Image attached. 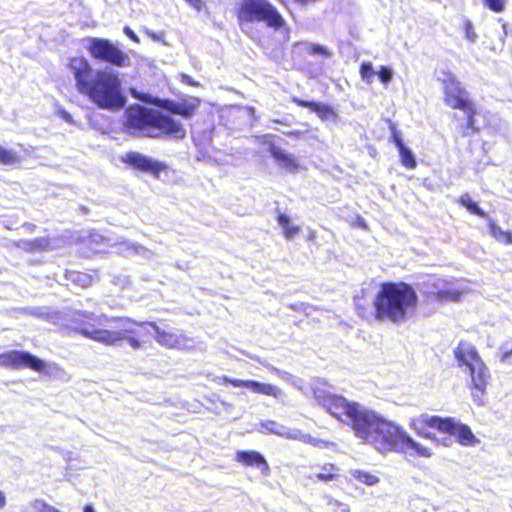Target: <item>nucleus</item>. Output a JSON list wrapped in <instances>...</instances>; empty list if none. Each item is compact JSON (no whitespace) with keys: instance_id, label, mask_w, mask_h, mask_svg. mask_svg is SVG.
Here are the masks:
<instances>
[{"instance_id":"1","label":"nucleus","mask_w":512,"mask_h":512,"mask_svg":"<svg viewBox=\"0 0 512 512\" xmlns=\"http://www.w3.org/2000/svg\"><path fill=\"white\" fill-rule=\"evenodd\" d=\"M315 400L333 417L353 429L356 436L372 444L380 452H403L422 457L432 455L429 448L416 442L401 427L364 406L346 398L314 390Z\"/></svg>"},{"instance_id":"17","label":"nucleus","mask_w":512,"mask_h":512,"mask_svg":"<svg viewBox=\"0 0 512 512\" xmlns=\"http://www.w3.org/2000/svg\"><path fill=\"white\" fill-rule=\"evenodd\" d=\"M293 102L301 107L310 108L313 112H315L317 114V116L321 120H324V121L329 120V119L336 120V118H337V113L333 110L332 107H330L328 105L313 102V101H305V100H301L298 98H293Z\"/></svg>"},{"instance_id":"44","label":"nucleus","mask_w":512,"mask_h":512,"mask_svg":"<svg viewBox=\"0 0 512 512\" xmlns=\"http://www.w3.org/2000/svg\"><path fill=\"white\" fill-rule=\"evenodd\" d=\"M284 375L286 376V375H288V373L287 372L281 373L282 378H284Z\"/></svg>"},{"instance_id":"40","label":"nucleus","mask_w":512,"mask_h":512,"mask_svg":"<svg viewBox=\"0 0 512 512\" xmlns=\"http://www.w3.org/2000/svg\"><path fill=\"white\" fill-rule=\"evenodd\" d=\"M64 119L68 122L72 120L71 116L68 113H64Z\"/></svg>"},{"instance_id":"27","label":"nucleus","mask_w":512,"mask_h":512,"mask_svg":"<svg viewBox=\"0 0 512 512\" xmlns=\"http://www.w3.org/2000/svg\"><path fill=\"white\" fill-rule=\"evenodd\" d=\"M398 151L402 164L408 169H414L416 167V160L412 151L406 146L399 149Z\"/></svg>"},{"instance_id":"37","label":"nucleus","mask_w":512,"mask_h":512,"mask_svg":"<svg viewBox=\"0 0 512 512\" xmlns=\"http://www.w3.org/2000/svg\"><path fill=\"white\" fill-rule=\"evenodd\" d=\"M6 505V497L2 491H0V509H3Z\"/></svg>"},{"instance_id":"38","label":"nucleus","mask_w":512,"mask_h":512,"mask_svg":"<svg viewBox=\"0 0 512 512\" xmlns=\"http://www.w3.org/2000/svg\"><path fill=\"white\" fill-rule=\"evenodd\" d=\"M147 34L155 41H159L160 40V37L154 33V32H150V31H147Z\"/></svg>"},{"instance_id":"39","label":"nucleus","mask_w":512,"mask_h":512,"mask_svg":"<svg viewBox=\"0 0 512 512\" xmlns=\"http://www.w3.org/2000/svg\"><path fill=\"white\" fill-rule=\"evenodd\" d=\"M444 446H449L451 444V438L445 437L442 441Z\"/></svg>"},{"instance_id":"2","label":"nucleus","mask_w":512,"mask_h":512,"mask_svg":"<svg viewBox=\"0 0 512 512\" xmlns=\"http://www.w3.org/2000/svg\"><path fill=\"white\" fill-rule=\"evenodd\" d=\"M83 317L89 322H83L77 331L93 341L107 346L118 345L120 341H127L133 349H140V338L151 335L148 327L155 332V340L167 348H180L185 345V338L181 335L167 332L154 322H136L130 318H113L105 314L96 316L93 313H84Z\"/></svg>"},{"instance_id":"11","label":"nucleus","mask_w":512,"mask_h":512,"mask_svg":"<svg viewBox=\"0 0 512 512\" xmlns=\"http://www.w3.org/2000/svg\"><path fill=\"white\" fill-rule=\"evenodd\" d=\"M259 431L262 433H271L275 434L281 437H284L289 440H296L303 443L310 444L312 446H320V444L323 443V441L306 434L302 432L299 429H288L284 427L283 425L272 421V420H266L261 422Z\"/></svg>"},{"instance_id":"34","label":"nucleus","mask_w":512,"mask_h":512,"mask_svg":"<svg viewBox=\"0 0 512 512\" xmlns=\"http://www.w3.org/2000/svg\"><path fill=\"white\" fill-rule=\"evenodd\" d=\"M392 137H393V141H394L396 147L398 148V150L405 147L400 135L396 131H393Z\"/></svg>"},{"instance_id":"24","label":"nucleus","mask_w":512,"mask_h":512,"mask_svg":"<svg viewBox=\"0 0 512 512\" xmlns=\"http://www.w3.org/2000/svg\"><path fill=\"white\" fill-rule=\"evenodd\" d=\"M459 202L461 205H463L465 208H467L471 213L485 218L487 215L485 211H483L476 202L472 201L470 196L468 194L462 195L459 199Z\"/></svg>"},{"instance_id":"30","label":"nucleus","mask_w":512,"mask_h":512,"mask_svg":"<svg viewBox=\"0 0 512 512\" xmlns=\"http://www.w3.org/2000/svg\"><path fill=\"white\" fill-rule=\"evenodd\" d=\"M71 279L78 285L82 287H87L92 284V278L90 275L82 272H73L71 273Z\"/></svg>"},{"instance_id":"15","label":"nucleus","mask_w":512,"mask_h":512,"mask_svg":"<svg viewBox=\"0 0 512 512\" xmlns=\"http://www.w3.org/2000/svg\"><path fill=\"white\" fill-rule=\"evenodd\" d=\"M122 160L137 170L149 172L153 175H158L165 168L163 163L139 152H128L122 157Z\"/></svg>"},{"instance_id":"22","label":"nucleus","mask_w":512,"mask_h":512,"mask_svg":"<svg viewBox=\"0 0 512 512\" xmlns=\"http://www.w3.org/2000/svg\"><path fill=\"white\" fill-rule=\"evenodd\" d=\"M350 475L354 479L368 486L376 485L380 481L377 475L363 470H351Z\"/></svg>"},{"instance_id":"26","label":"nucleus","mask_w":512,"mask_h":512,"mask_svg":"<svg viewBox=\"0 0 512 512\" xmlns=\"http://www.w3.org/2000/svg\"><path fill=\"white\" fill-rule=\"evenodd\" d=\"M19 162V156L16 152L8 150L0 145V163L13 165Z\"/></svg>"},{"instance_id":"9","label":"nucleus","mask_w":512,"mask_h":512,"mask_svg":"<svg viewBox=\"0 0 512 512\" xmlns=\"http://www.w3.org/2000/svg\"><path fill=\"white\" fill-rule=\"evenodd\" d=\"M238 18L241 22L263 21L268 26L280 28L284 21L267 0H242Z\"/></svg>"},{"instance_id":"46","label":"nucleus","mask_w":512,"mask_h":512,"mask_svg":"<svg viewBox=\"0 0 512 512\" xmlns=\"http://www.w3.org/2000/svg\"><path fill=\"white\" fill-rule=\"evenodd\" d=\"M509 350H510V351H512V348H511V349H509Z\"/></svg>"},{"instance_id":"36","label":"nucleus","mask_w":512,"mask_h":512,"mask_svg":"<svg viewBox=\"0 0 512 512\" xmlns=\"http://www.w3.org/2000/svg\"><path fill=\"white\" fill-rule=\"evenodd\" d=\"M511 356H512V351H510L509 349H505L500 360L505 363L508 361L509 357H511Z\"/></svg>"},{"instance_id":"41","label":"nucleus","mask_w":512,"mask_h":512,"mask_svg":"<svg viewBox=\"0 0 512 512\" xmlns=\"http://www.w3.org/2000/svg\"><path fill=\"white\" fill-rule=\"evenodd\" d=\"M131 249L135 250L136 253L139 252V249L143 250V248H138V247H135V246H132Z\"/></svg>"},{"instance_id":"23","label":"nucleus","mask_w":512,"mask_h":512,"mask_svg":"<svg viewBox=\"0 0 512 512\" xmlns=\"http://www.w3.org/2000/svg\"><path fill=\"white\" fill-rule=\"evenodd\" d=\"M490 234L499 242L512 244V233L502 230L492 220L489 222Z\"/></svg>"},{"instance_id":"20","label":"nucleus","mask_w":512,"mask_h":512,"mask_svg":"<svg viewBox=\"0 0 512 512\" xmlns=\"http://www.w3.org/2000/svg\"><path fill=\"white\" fill-rule=\"evenodd\" d=\"M278 224L282 227L284 236L288 240H292L300 232V227L291 225L289 217L285 214L278 216Z\"/></svg>"},{"instance_id":"45","label":"nucleus","mask_w":512,"mask_h":512,"mask_svg":"<svg viewBox=\"0 0 512 512\" xmlns=\"http://www.w3.org/2000/svg\"><path fill=\"white\" fill-rule=\"evenodd\" d=\"M273 371H276L277 373H280V371L277 368H272Z\"/></svg>"},{"instance_id":"31","label":"nucleus","mask_w":512,"mask_h":512,"mask_svg":"<svg viewBox=\"0 0 512 512\" xmlns=\"http://www.w3.org/2000/svg\"><path fill=\"white\" fill-rule=\"evenodd\" d=\"M377 74L383 84H388L392 80L393 72L389 67L381 66Z\"/></svg>"},{"instance_id":"13","label":"nucleus","mask_w":512,"mask_h":512,"mask_svg":"<svg viewBox=\"0 0 512 512\" xmlns=\"http://www.w3.org/2000/svg\"><path fill=\"white\" fill-rule=\"evenodd\" d=\"M464 293V289L441 280L429 281L426 287V294L439 303L458 302Z\"/></svg>"},{"instance_id":"4","label":"nucleus","mask_w":512,"mask_h":512,"mask_svg":"<svg viewBox=\"0 0 512 512\" xmlns=\"http://www.w3.org/2000/svg\"><path fill=\"white\" fill-rule=\"evenodd\" d=\"M417 301V294L410 285L384 283L373 300L375 319L403 323L414 316Z\"/></svg>"},{"instance_id":"43","label":"nucleus","mask_w":512,"mask_h":512,"mask_svg":"<svg viewBox=\"0 0 512 512\" xmlns=\"http://www.w3.org/2000/svg\"><path fill=\"white\" fill-rule=\"evenodd\" d=\"M442 512H458V511H456V510H454V509H447V510H444V511H442Z\"/></svg>"},{"instance_id":"25","label":"nucleus","mask_w":512,"mask_h":512,"mask_svg":"<svg viewBox=\"0 0 512 512\" xmlns=\"http://www.w3.org/2000/svg\"><path fill=\"white\" fill-rule=\"evenodd\" d=\"M168 110L174 114L184 116L186 118L192 116L194 107L191 105L170 103Z\"/></svg>"},{"instance_id":"14","label":"nucleus","mask_w":512,"mask_h":512,"mask_svg":"<svg viewBox=\"0 0 512 512\" xmlns=\"http://www.w3.org/2000/svg\"><path fill=\"white\" fill-rule=\"evenodd\" d=\"M223 382L225 384H231L234 387H245L253 393L272 396L274 398H281L284 395L283 391L279 387L269 383H261L254 380L232 379L226 376L223 377Z\"/></svg>"},{"instance_id":"32","label":"nucleus","mask_w":512,"mask_h":512,"mask_svg":"<svg viewBox=\"0 0 512 512\" xmlns=\"http://www.w3.org/2000/svg\"><path fill=\"white\" fill-rule=\"evenodd\" d=\"M465 37L470 42L474 43L477 40V34L474 30V27L470 21H466L465 23Z\"/></svg>"},{"instance_id":"28","label":"nucleus","mask_w":512,"mask_h":512,"mask_svg":"<svg viewBox=\"0 0 512 512\" xmlns=\"http://www.w3.org/2000/svg\"><path fill=\"white\" fill-rule=\"evenodd\" d=\"M375 74L376 73L374 72L373 66L370 62L362 63L360 67V75L365 83L371 84L373 82Z\"/></svg>"},{"instance_id":"10","label":"nucleus","mask_w":512,"mask_h":512,"mask_svg":"<svg viewBox=\"0 0 512 512\" xmlns=\"http://www.w3.org/2000/svg\"><path fill=\"white\" fill-rule=\"evenodd\" d=\"M91 55L99 60L109 62L118 67L130 65V57L116 45L104 39H92L89 45Z\"/></svg>"},{"instance_id":"3","label":"nucleus","mask_w":512,"mask_h":512,"mask_svg":"<svg viewBox=\"0 0 512 512\" xmlns=\"http://www.w3.org/2000/svg\"><path fill=\"white\" fill-rule=\"evenodd\" d=\"M78 91L99 108L118 110L125 106L121 80L117 73L109 70H93L84 57H74L69 62Z\"/></svg>"},{"instance_id":"18","label":"nucleus","mask_w":512,"mask_h":512,"mask_svg":"<svg viewBox=\"0 0 512 512\" xmlns=\"http://www.w3.org/2000/svg\"><path fill=\"white\" fill-rule=\"evenodd\" d=\"M271 147L272 156L280 163L281 166L289 171H295L298 169L299 164L294 155L288 154L276 146Z\"/></svg>"},{"instance_id":"6","label":"nucleus","mask_w":512,"mask_h":512,"mask_svg":"<svg viewBox=\"0 0 512 512\" xmlns=\"http://www.w3.org/2000/svg\"><path fill=\"white\" fill-rule=\"evenodd\" d=\"M425 426L436 428L441 432L456 437L458 442L463 446H474L479 443V440L474 436L467 425L456 422L451 418L422 414L412 419L410 428L416 431L418 435L438 441L434 434L426 431Z\"/></svg>"},{"instance_id":"12","label":"nucleus","mask_w":512,"mask_h":512,"mask_svg":"<svg viewBox=\"0 0 512 512\" xmlns=\"http://www.w3.org/2000/svg\"><path fill=\"white\" fill-rule=\"evenodd\" d=\"M0 366L14 369L31 368L37 372H41L45 368L41 359L25 351H9L0 354Z\"/></svg>"},{"instance_id":"21","label":"nucleus","mask_w":512,"mask_h":512,"mask_svg":"<svg viewBox=\"0 0 512 512\" xmlns=\"http://www.w3.org/2000/svg\"><path fill=\"white\" fill-rule=\"evenodd\" d=\"M337 468L333 464H325L321 471L308 476L310 480L331 481L336 477Z\"/></svg>"},{"instance_id":"42","label":"nucleus","mask_w":512,"mask_h":512,"mask_svg":"<svg viewBox=\"0 0 512 512\" xmlns=\"http://www.w3.org/2000/svg\"><path fill=\"white\" fill-rule=\"evenodd\" d=\"M314 237H315V233H314V232L310 233V235H309V239H311V240H312V239H314Z\"/></svg>"},{"instance_id":"19","label":"nucleus","mask_w":512,"mask_h":512,"mask_svg":"<svg viewBox=\"0 0 512 512\" xmlns=\"http://www.w3.org/2000/svg\"><path fill=\"white\" fill-rule=\"evenodd\" d=\"M16 246L28 252H36L44 250L48 246V240L45 238H37L34 240H19Z\"/></svg>"},{"instance_id":"16","label":"nucleus","mask_w":512,"mask_h":512,"mask_svg":"<svg viewBox=\"0 0 512 512\" xmlns=\"http://www.w3.org/2000/svg\"><path fill=\"white\" fill-rule=\"evenodd\" d=\"M235 459L245 466L256 467L263 475L269 474V465L265 458L256 451H238Z\"/></svg>"},{"instance_id":"5","label":"nucleus","mask_w":512,"mask_h":512,"mask_svg":"<svg viewBox=\"0 0 512 512\" xmlns=\"http://www.w3.org/2000/svg\"><path fill=\"white\" fill-rule=\"evenodd\" d=\"M125 127L138 137L160 138L170 136L182 139L186 135L183 125L169 114L152 108L133 105L125 111Z\"/></svg>"},{"instance_id":"35","label":"nucleus","mask_w":512,"mask_h":512,"mask_svg":"<svg viewBox=\"0 0 512 512\" xmlns=\"http://www.w3.org/2000/svg\"><path fill=\"white\" fill-rule=\"evenodd\" d=\"M124 33H125L126 36H128L134 42H136V43L139 42L138 36L134 33V31L131 28L125 27L124 28Z\"/></svg>"},{"instance_id":"29","label":"nucleus","mask_w":512,"mask_h":512,"mask_svg":"<svg viewBox=\"0 0 512 512\" xmlns=\"http://www.w3.org/2000/svg\"><path fill=\"white\" fill-rule=\"evenodd\" d=\"M483 5L495 13H502L508 0H481Z\"/></svg>"},{"instance_id":"7","label":"nucleus","mask_w":512,"mask_h":512,"mask_svg":"<svg viewBox=\"0 0 512 512\" xmlns=\"http://www.w3.org/2000/svg\"><path fill=\"white\" fill-rule=\"evenodd\" d=\"M438 80L441 82L444 90V102L453 109H459L466 115V127L463 135H468V130L476 132L475 120L476 108L470 100L468 92L462 86L461 82L451 72L443 71L439 74Z\"/></svg>"},{"instance_id":"33","label":"nucleus","mask_w":512,"mask_h":512,"mask_svg":"<svg viewBox=\"0 0 512 512\" xmlns=\"http://www.w3.org/2000/svg\"><path fill=\"white\" fill-rule=\"evenodd\" d=\"M311 50L314 54H320V55H323V56H328V52L326 50V48H324L323 46H320V45H317V44H313L311 46Z\"/></svg>"},{"instance_id":"8","label":"nucleus","mask_w":512,"mask_h":512,"mask_svg":"<svg viewBox=\"0 0 512 512\" xmlns=\"http://www.w3.org/2000/svg\"><path fill=\"white\" fill-rule=\"evenodd\" d=\"M454 354L459 367L464 373L469 374L471 378V389H475L483 394L488 385L490 373L476 347L468 342H460Z\"/></svg>"}]
</instances>
